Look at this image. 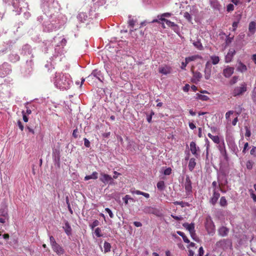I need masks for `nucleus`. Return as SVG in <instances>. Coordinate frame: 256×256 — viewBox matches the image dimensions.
I'll use <instances>...</instances> for the list:
<instances>
[{
	"mask_svg": "<svg viewBox=\"0 0 256 256\" xmlns=\"http://www.w3.org/2000/svg\"><path fill=\"white\" fill-rule=\"evenodd\" d=\"M212 186L214 190H220V191H222V192H224L222 191V188H220V186L218 185L216 182V181L213 182L212 183Z\"/></svg>",
	"mask_w": 256,
	"mask_h": 256,
	"instance_id": "obj_40",
	"label": "nucleus"
},
{
	"mask_svg": "<svg viewBox=\"0 0 256 256\" xmlns=\"http://www.w3.org/2000/svg\"><path fill=\"white\" fill-rule=\"evenodd\" d=\"M9 219V216L8 212V209L6 208H0V222L4 224Z\"/></svg>",
	"mask_w": 256,
	"mask_h": 256,
	"instance_id": "obj_5",
	"label": "nucleus"
},
{
	"mask_svg": "<svg viewBox=\"0 0 256 256\" xmlns=\"http://www.w3.org/2000/svg\"><path fill=\"white\" fill-rule=\"evenodd\" d=\"M8 58L10 62H14L19 60L20 56L17 54H12L9 55Z\"/></svg>",
	"mask_w": 256,
	"mask_h": 256,
	"instance_id": "obj_27",
	"label": "nucleus"
},
{
	"mask_svg": "<svg viewBox=\"0 0 256 256\" xmlns=\"http://www.w3.org/2000/svg\"><path fill=\"white\" fill-rule=\"evenodd\" d=\"M184 17L189 22H190L192 20V16L188 12L184 13Z\"/></svg>",
	"mask_w": 256,
	"mask_h": 256,
	"instance_id": "obj_48",
	"label": "nucleus"
},
{
	"mask_svg": "<svg viewBox=\"0 0 256 256\" xmlns=\"http://www.w3.org/2000/svg\"><path fill=\"white\" fill-rule=\"evenodd\" d=\"M208 136L216 144H221L222 142L220 140V137L218 136H212L211 134L208 133Z\"/></svg>",
	"mask_w": 256,
	"mask_h": 256,
	"instance_id": "obj_21",
	"label": "nucleus"
},
{
	"mask_svg": "<svg viewBox=\"0 0 256 256\" xmlns=\"http://www.w3.org/2000/svg\"><path fill=\"white\" fill-rule=\"evenodd\" d=\"M236 53V50L234 48H230L228 52L225 56V62L226 63L230 62L232 58L235 55Z\"/></svg>",
	"mask_w": 256,
	"mask_h": 256,
	"instance_id": "obj_9",
	"label": "nucleus"
},
{
	"mask_svg": "<svg viewBox=\"0 0 256 256\" xmlns=\"http://www.w3.org/2000/svg\"><path fill=\"white\" fill-rule=\"evenodd\" d=\"M196 96H197V98L202 100L206 101L209 99V98L208 96H205V95H202L201 94H197Z\"/></svg>",
	"mask_w": 256,
	"mask_h": 256,
	"instance_id": "obj_37",
	"label": "nucleus"
},
{
	"mask_svg": "<svg viewBox=\"0 0 256 256\" xmlns=\"http://www.w3.org/2000/svg\"><path fill=\"white\" fill-rule=\"evenodd\" d=\"M226 9L228 12L232 11L234 10V6L232 4H230L227 6Z\"/></svg>",
	"mask_w": 256,
	"mask_h": 256,
	"instance_id": "obj_49",
	"label": "nucleus"
},
{
	"mask_svg": "<svg viewBox=\"0 0 256 256\" xmlns=\"http://www.w3.org/2000/svg\"><path fill=\"white\" fill-rule=\"evenodd\" d=\"M53 250L58 255H62L64 253V250L58 244L56 243L52 246Z\"/></svg>",
	"mask_w": 256,
	"mask_h": 256,
	"instance_id": "obj_15",
	"label": "nucleus"
},
{
	"mask_svg": "<svg viewBox=\"0 0 256 256\" xmlns=\"http://www.w3.org/2000/svg\"><path fill=\"white\" fill-rule=\"evenodd\" d=\"M177 233L179 236H181L182 238V239L184 242L190 243V242L189 240L188 239V238L186 236L183 232H180V231H178Z\"/></svg>",
	"mask_w": 256,
	"mask_h": 256,
	"instance_id": "obj_30",
	"label": "nucleus"
},
{
	"mask_svg": "<svg viewBox=\"0 0 256 256\" xmlns=\"http://www.w3.org/2000/svg\"><path fill=\"white\" fill-rule=\"evenodd\" d=\"M160 20L162 22H164L168 26L172 28L174 30L177 27V25L175 24L174 22L166 20L164 18H160Z\"/></svg>",
	"mask_w": 256,
	"mask_h": 256,
	"instance_id": "obj_22",
	"label": "nucleus"
},
{
	"mask_svg": "<svg viewBox=\"0 0 256 256\" xmlns=\"http://www.w3.org/2000/svg\"><path fill=\"white\" fill-rule=\"evenodd\" d=\"M254 164V162L252 160H248L246 163V168L250 170L252 168Z\"/></svg>",
	"mask_w": 256,
	"mask_h": 256,
	"instance_id": "obj_39",
	"label": "nucleus"
},
{
	"mask_svg": "<svg viewBox=\"0 0 256 256\" xmlns=\"http://www.w3.org/2000/svg\"><path fill=\"white\" fill-rule=\"evenodd\" d=\"M84 146L86 148H89L90 146V141L87 138H84Z\"/></svg>",
	"mask_w": 256,
	"mask_h": 256,
	"instance_id": "obj_56",
	"label": "nucleus"
},
{
	"mask_svg": "<svg viewBox=\"0 0 256 256\" xmlns=\"http://www.w3.org/2000/svg\"><path fill=\"white\" fill-rule=\"evenodd\" d=\"M234 72V68L230 66H227L223 70V74L226 78L230 77Z\"/></svg>",
	"mask_w": 256,
	"mask_h": 256,
	"instance_id": "obj_12",
	"label": "nucleus"
},
{
	"mask_svg": "<svg viewBox=\"0 0 256 256\" xmlns=\"http://www.w3.org/2000/svg\"><path fill=\"white\" fill-rule=\"evenodd\" d=\"M11 72L10 66L6 63H4L0 66V77L4 78L6 76L9 74Z\"/></svg>",
	"mask_w": 256,
	"mask_h": 256,
	"instance_id": "obj_4",
	"label": "nucleus"
},
{
	"mask_svg": "<svg viewBox=\"0 0 256 256\" xmlns=\"http://www.w3.org/2000/svg\"><path fill=\"white\" fill-rule=\"evenodd\" d=\"M72 83L68 74L56 72L54 80V86L58 89L64 90L70 88Z\"/></svg>",
	"mask_w": 256,
	"mask_h": 256,
	"instance_id": "obj_1",
	"label": "nucleus"
},
{
	"mask_svg": "<svg viewBox=\"0 0 256 256\" xmlns=\"http://www.w3.org/2000/svg\"><path fill=\"white\" fill-rule=\"evenodd\" d=\"M165 187L164 182V181H160L157 184V188L160 190H164Z\"/></svg>",
	"mask_w": 256,
	"mask_h": 256,
	"instance_id": "obj_33",
	"label": "nucleus"
},
{
	"mask_svg": "<svg viewBox=\"0 0 256 256\" xmlns=\"http://www.w3.org/2000/svg\"><path fill=\"white\" fill-rule=\"evenodd\" d=\"M190 236L192 237V238L195 241H198V237L196 236V232H195V231L194 232H190Z\"/></svg>",
	"mask_w": 256,
	"mask_h": 256,
	"instance_id": "obj_53",
	"label": "nucleus"
},
{
	"mask_svg": "<svg viewBox=\"0 0 256 256\" xmlns=\"http://www.w3.org/2000/svg\"><path fill=\"white\" fill-rule=\"evenodd\" d=\"M196 165V160L194 158H191L190 160L188 168L190 172H192Z\"/></svg>",
	"mask_w": 256,
	"mask_h": 256,
	"instance_id": "obj_23",
	"label": "nucleus"
},
{
	"mask_svg": "<svg viewBox=\"0 0 256 256\" xmlns=\"http://www.w3.org/2000/svg\"><path fill=\"white\" fill-rule=\"evenodd\" d=\"M226 140L228 144H230L232 146V144H234V141L232 138H230V136H226Z\"/></svg>",
	"mask_w": 256,
	"mask_h": 256,
	"instance_id": "obj_45",
	"label": "nucleus"
},
{
	"mask_svg": "<svg viewBox=\"0 0 256 256\" xmlns=\"http://www.w3.org/2000/svg\"><path fill=\"white\" fill-rule=\"evenodd\" d=\"M22 116H23V120H24V122H28V118L27 117V116H26L24 111L22 112Z\"/></svg>",
	"mask_w": 256,
	"mask_h": 256,
	"instance_id": "obj_62",
	"label": "nucleus"
},
{
	"mask_svg": "<svg viewBox=\"0 0 256 256\" xmlns=\"http://www.w3.org/2000/svg\"><path fill=\"white\" fill-rule=\"evenodd\" d=\"M190 150L193 155L198 158L200 154V149L194 142L190 143Z\"/></svg>",
	"mask_w": 256,
	"mask_h": 256,
	"instance_id": "obj_6",
	"label": "nucleus"
},
{
	"mask_svg": "<svg viewBox=\"0 0 256 256\" xmlns=\"http://www.w3.org/2000/svg\"><path fill=\"white\" fill-rule=\"evenodd\" d=\"M190 89V86L188 84H186L182 88V90L184 92H188Z\"/></svg>",
	"mask_w": 256,
	"mask_h": 256,
	"instance_id": "obj_59",
	"label": "nucleus"
},
{
	"mask_svg": "<svg viewBox=\"0 0 256 256\" xmlns=\"http://www.w3.org/2000/svg\"><path fill=\"white\" fill-rule=\"evenodd\" d=\"M172 172V169L170 168H166L164 172V174L165 175H170Z\"/></svg>",
	"mask_w": 256,
	"mask_h": 256,
	"instance_id": "obj_52",
	"label": "nucleus"
},
{
	"mask_svg": "<svg viewBox=\"0 0 256 256\" xmlns=\"http://www.w3.org/2000/svg\"><path fill=\"white\" fill-rule=\"evenodd\" d=\"M220 204L222 206H227V201L224 196H222L220 199Z\"/></svg>",
	"mask_w": 256,
	"mask_h": 256,
	"instance_id": "obj_38",
	"label": "nucleus"
},
{
	"mask_svg": "<svg viewBox=\"0 0 256 256\" xmlns=\"http://www.w3.org/2000/svg\"><path fill=\"white\" fill-rule=\"evenodd\" d=\"M212 66L210 62L206 63L205 69L204 70V78L206 80H208L211 76Z\"/></svg>",
	"mask_w": 256,
	"mask_h": 256,
	"instance_id": "obj_8",
	"label": "nucleus"
},
{
	"mask_svg": "<svg viewBox=\"0 0 256 256\" xmlns=\"http://www.w3.org/2000/svg\"><path fill=\"white\" fill-rule=\"evenodd\" d=\"M159 72L163 74H170L172 71L171 68L167 65L161 66L158 68Z\"/></svg>",
	"mask_w": 256,
	"mask_h": 256,
	"instance_id": "obj_11",
	"label": "nucleus"
},
{
	"mask_svg": "<svg viewBox=\"0 0 256 256\" xmlns=\"http://www.w3.org/2000/svg\"><path fill=\"white\" fill-rule=\"evenodd\" d=\"M218 148L221 154L223 156L226 155V150L225 148L224 142L223 140H222V143L219 145Z\"/></svg>",
	"mask_w": 256,
	"mask_h": 256,
	"instance_id": "obj_25",
	"label": "nucleus"
},
{
	"mask_svg": "<svg viewBox=\"0 0 256 256\" xmlns=\"http://www.w3.org/2000/svg\"><path fill=\"white\" fill-rule=\"evenodd\" d=\"M63 228L68 236H70L72 234V228L68 221L64 222Z\"/></svg>",
	"mask_w": 256,
	"mask_h": 256,
	"instance_id": "obj_19",
	"label": "nucleus"
},
{
	"mask_svg": "<svg viewBox=\"0 0 256 256\" xmlns=\"http://www.w3.org/2000/svg\"><path fill=\"white\" fill-rule=\"evenodd\" d=\"M100 175V180L102 183L104 184H111L112 183V178L110 175H108L103 172H101Z\"/></svg>",
	"mask_w": 256,
	"mask_h": 256,
	"instance_id": "obj_7",
	"label": "nucleus"
},
{
	"mask_svg": "<svg viewBox=\"0 0 256 256\" xmlns=\"http://www.w3.org/2000/svg\"><path fill=\"white\" fill-rule=\"evenodd\" d=\"M170 16V13H164V14L160 16H158V18L160 20V18H163L162 17H165V16L168 17V16Z\"/></svg>",
	"mask_w": 256,
	"mask_h": 256,
	"instance_id": "obj_60",
	"label": "nucleus"
},
{
	"mask_svg": "<svg viewBox=\"0 0 256 256\" xmlns=\"http://www.w3.org/2000/svg\"><path fill=\"white\" fill-rule=\"evenodd\" d=\"M220 190H213L212 196V198L210 200V202L213 205H214L216 203L218 198L220 196V194L219 193Z\"/></svg>",
	"mask_w": 256,
	"mask_h": 256,
	"instance_id": "obj_10",
	"label": "nucleus"
},
{
	"mask_svg": "<svg viewBox=\"0 0 256 256\" xmlns=\"http://www.w3.org/2000/svg\"><path fill=\"white\" fill-rule=\"evenodd\" d=\"M182 226L190 232V233L194 232L195 231L194 224L193 223L188 224L186 222L184 223Z\"/></svg>",
	"mask_w": 256,
	"mask_h": 256,
	"instance_id": "obj_20",
	"label": "nucleus"
},
{
	"mask_svg": "<svg viewBox=\"0 0 256 256\" xmlns=\"http://www.w3.org/2000/svg\"><path fill=\"white\" fill-rule=\"evenodd\" d=\"M250 196L252 198L254 202H256V195L254 193V192L252 190H250Z\"/></svg>",
	"mask_w": 256,
	"mask_h": 256,
	"instance_id": "obj_55",
	"label": "nucleus"
},
{
	"mask_svg": "<svg viewBox=\"0 0 256 256\" xmlns=\"http://www.w3.org/2000/svg\"><path fill=\"white\" fill-rule=\"evenodd\" d=\"M202 78V74L200 72H194L192 81L193 83L196 84L200 81Z\"/></svg>",
	"mask_w": 256,
	"mask_h": 256,
	"instance_id": "obj_14",
	"label": "nucleus"
},
{
	"mask_svg": "<svg viewBox=\"0 0 256 256\" xmlns=\"http://www.w3.org/2000/svg\"><path fill=\"white\" fill-rule=\"evenodd\" d=\"M251 96L253 102L256 105V88L253 89Z\"/></svg>",
	"mask_w": 256,
	"mask_h": 256,
	"instance_id": "obj_34",
	"label": "nucleus"
},
{
	"mask_svg": "<svg viewBox=\"0 0 256 256\" xmlns=\"http://www.w3.org/2000/svg\"><path fill=\"white\" fill-rule=\"evenodd\" d=\"M204 224L208 234L212 236L215 233V226L210 216L206 218Z\"/></svg>",
	"mask_w": 256,
	"mask_h": 256,
	"instance_id": "obj_3",
	"label": "nucleus"
},
{
	"mask_svg": "<svg viewBox=\"0 0 256 256\" xmlns=\"http://www.w3.org/2000/svg\"><path fill=\"white\" fill-rule=\"evenodd\" d=\"M128 25L132 28H134V25H135V23H136V20H134L132 18V16H128Z\"/></svg>",
	"mask_w": 256,
	"mask_h": 256,
	"instance_id": "obj_36",
	"label": "nucleus"
},
{
	"mask_svg": "<svg viewBox=\"0 0 256 256\" xmlns=\"http://www.w3.org/2000/svg\"><path fill=\"white\" fill-rule=\"evenodd\" d=\"M198 58V56H189L186 58V60L188 63L191 61H194L196 60V58Z\"/></svg>",
	"mask_w": 256,
	"mask_h": 256,
	"instance_id": "obj_44",
	"label": "nucleus"
},
{
	"mask_svg": "<svg viewBox=\"0 0 256 256\" xmlns=\"http://www.w3.org/2000/svg\"><path fill=\"white\" fill-rule=\"evenodd\" d=\"M98 178V173L96 172H93L91 175L86 176L84 177V180H88L90 179L96 180Z\"/></svg>",
	"mask_w": 256,
	"mask_h": 256,
	"instance_id": "obj_26",
	"label": "nucleus"
},
{
	"mask_svg": "<svg viewBox=\"0 0 256 256\" xmlns=\"http://www.w3.org/2000/svg\"><path fill=\"white\" fill-rule=\"evenodd\" d=\"M99 224V222L98 220H94L90 224V226L92 229L98 226Z\"/></svg>",
	"mask_w": 256,
	"mask_h": 256,
	"instance_id": "obj_47",
	"label": "nucleus"
},
{
	"mask_svg": "<svg viewBox=\"0 0 256 256\" xmlns=\"http://www.w3.org/2000/svg\"><path fill=\"white\" fill-rule=\"evenodd\" d=\"M229 232V229L226 226H222L218 230V234L222 236H226Z\"/></svg>",
	"mask_w": 256,
	"mask_h": 256,
	"instance_id": "obj_17",
	"label": "nucleus"
},
{
	"mask_svg": "<svg viewBox=\"0 0 256 256\" xmlns=\"http://www.w3.org/2000/svg\"><path fill=\"white\" fill-rule=\"evenodd\" d=\"M104 252L105 253L108 252L110 251L111 245L110 244L106 242H105L104 245Z\"/></svg>",
	"mask_w": 256,
	"mask_h": 256,
	"instance_id": "obj_29",
	"label": "nucleus"
},
{
	"mask_svg": "<svg viewBox=\"0 0 256 256\" xmlns=\"http://www.w3.org/2000/svg\"><path fill=\"white\" fill-rule=\"evenodd\" d=\"M248 90V85L245 82H242L238 86H234L231 92L232 96L234 97L241 96Z\"/></svg>",
	"mask_w": 256,
	"mask_h": 256,
	"instance_id": "obj_2",
	"label": "nucleus"
},
{
	"mask_svg": "<svg viewBox=\"0 0 256 256\" xmlns=\"http://www.w3.org/2000/svg\"><path fill=\"white\" fill-rule=\"evenodd\" d=\"M188 64V62H187L185 60L184 62H182L181 68L182 70H184Z\"/></svg>",
	"mask_w": 256,
	"mask_h": 256,
	"instance_id": "obj_58",
	"label": "nucleus"
},
{
	"mask_svg": "<svg viewBox=\"0 0 256 256\" xmlns=\"http://www.w3.org/2000/svg\"><path fill=\"white\" fill-rule=\"evenodd\" d=\"M78 129L76 128V129L74 130L73 131V132H72V136L74 138H78Z\"/></svg>",
	"mask_w": 256,
	"mask_h": 256,
	"instance_id": "obj_61",
	"label": "nucleus"
},
{
	"mask_svg": "<svg viewBox=\"0 0 256 256\" xmlns=\"http://www.w3.org/2000/svg\"><path fill=\"white\" fill-rule=\"evenodd\" d=\"M210 60L213 64H216L220 62V58L218 56H210Z\"/></svg>",
	"mask_w": 256,
	"mask_h": 256,
	"instance_id": "obj_31",
	"label": "nucleus"
},
{
	"mask_svg": "<svg viewBox=\"0 0 256 256\" xmlns=\"http://www.w3.org/2000/svg\"><path fill=\"white\" fill-rule=\"evenodd\" d=\"M122 200H124L125 204H128V200H132V202H135V200H134V199L132 198H131L129 195H126L123 198H122Z\"/></svg>",
	"mask_w": 256,
	"mask_h": 256,
	"instance_id": "obj_32",
	"label": "nucleus"
},
{
	"mask_svg": "<svg viewBox=\"0 0 256 256\" xmlns=\"http://www.w3.org/2000/svg\"><path fill=\"white\" fill-rule=\"evenodd\" d=\"M204 250L202 246L200 247L198 250V256H203Z\"/></svg>",
	"mask_w": 256,
	"mask_h": 256,
	"instance_id": "obj_57",
	"label": "nucleus"
},
{
	"mask_svg": "<svg viewBox=\"0 0 256 256\" xmlns=\"http://www.w3.org/2000/svg\"><path fill=\"white\" fill-rule=\"evenodd\" d=\"M250 154L256 156V146L251 150Z\"/></svg>",
	"mask_w": 256,
	"mask_h": 256,
	"instance_id": "obj_63",
	"label": "nucleus"
},
{
	"mask_svg": "<svg viewBox=\"0 0 256 256\" xmlns=\"http://www.w3.org/2000/svg\"><path fill=\"white\" fill-rule=\"evenodd\" d=\"M87 17V14L85 12H80L77 16L78 20L81 22L86 20Z\"/></svg>",
	"mask_w": 256,
	"mask_h": 256,
	"instance_id": "obj_28",
	"label": "nucleus"
},
{
	"mask_svg": "<svg viewBox=\"0 0 256 256\" xmlns=\"http://www.w3.org/2000/svg\"><path fill=\"white\" fill-rule=\"evenodd\" d=\"M50 240L51 246H53L54 244L56 243L54 238L52 236H50Z\"/></svg>",
	"mask_w": 256,
	"mask_h": 256,
	"instance_id": "obj_54",
	"label": "nucleus"
},
{
	"mask_svg": "<svg viewBox=\"0 0 256 256\" xmlns=\"http://www.w3.org/2000/svg\"><path fill=\"white\" fill-rule=\"evenodd\" d=\"M56 28H54V26L51 24H48V27L47 28L46 26L45 27L44 30L45 31H47V32H50L51 30H54Z\"/></svg>",
	"mask_w": 256,
	"mask_h": 256,
	"instance_id": "obj_43",
	"label": "nucleus"
},
{
	"mask_svg": "<svg viewBox=\"0 0 256 256\" xmlns=\"http://www.w3.org/2000/svg\"><path fill=\"white\" fill-rule=\"evenodd\" d=\"M240 16H239L237 20L234 22L232 23V30L233 31H235L236 30V28H238V24H239V22L240 20Z\"/></svg>",
	"mask_w": 256,
	"mask_h": 256,
	"instance_id": "obj_35",
	"label": "nucleus"
},
{
	"mask_svg": "<svg viewBox=\"0 0 256 256\" xmlns=\"http://www.w3.org/2000/svg\"><path fill=\"white\" fill-rule=\"evenodd\" d=\"M130 192L133 194L142 195L146 198H150V194L148 193L144 192L138 190H131Z\"/></svg>",
	"mask_w": 256,
	"mask_h": 256,
	"instance_id": "obj_24",
	"label": "nucleus"
},
{
	"mask_svg": "<svg viewBox=\"0 0 256 256\" xmlns=\"http://www.w3.org/2000/svg\"><path fill=\"white\" fill-rule=\"evenodd\" d=\"M236 70L241 72H244L247 70V67L244 63L240 61L237 64Z\"/></svg>",
	"mask_w": 256,
	"mask_h": 256,
	"instance_id": "obj_16",
	"label": "nucleus"
},
{
	"mask_svg": "<svg viewBox=\"0 0 256 256\" xmlns=\"http://www.w3.org/2000/svg\"><path fill=\"white\" fill-rule=\"evenodd\" d=\"M94 234L97 237H101L102 236V231L100 228H96L94 230Z\"/></svg>",
	"mask_w": 256,
	"mask_h": 256,
	"instance_id": "obj_41",
	"label": "nucleus"
},
{
	"mask_svg": "<svg viewBox=\"0 0 256 256\" xmlns=\"http://www.w3.org/2000/svg\"><path fill=\"white\" fill-rule=\"evenodd\" d=\"M184 188L187 192H190L192 190V186L190 178L188 176H186V181L184 182Z\"/></svg>",
	"mask_w": 256,
	"mask_h": 256,
	"instance_id": "obj_18",
	"label": "nucleus"
},
{
	"mask_svg": "<svg viewBox=\"0 0 256 256\" xmlns=\"http://www.w3.org/2000/svg\"><path fill=\"white\" fill-rule=\"evenodd\" d=\"M238 79V76H234L232 78L230 81V84L232 85L234 84H236Z\"/></svg>",
	"mask_w": 256,
	"mask_h": 256,
	"instance_id": "obj_42",
	"label": "nucleus"
},
{
	"mask_svg": "<svg viewBox=\"0 0 256 256\" xmlns=\"http://www.w3.org/2000/svg\"><path fill=\"white\" fill-rule=\"evenodd\" d=\"M194 44L197 48L200 50H202L203 48L202 44L199 42H194Z\"/></svg>",
	"mask_w": 256,
	"mask_h": 256,
	"instance_id": "obj_46",
	"label": "nucleus"
},
{
	"mask_svg": "<svg viewBox=\"0 0 256 256\" xmlns=\"http://www.w3.org/2000/svg\"><path fill=\"white\" fill-rule=\"evenodd\" d=\"M105 210L106 212H108L109 214V216L110 218H113L114 216V214L112 213V210L108 208H105Z\"/></svg>",
	"mask_w": 256,
	"mask_h": 256,
	"instance_id": "obj_50",
	"label": "nucleus"
},
{
	"mask_svg": "<svg viewBox=\"0 0 256 256\" xmlns=\"http://www.w3.org/2000/svg\"><path fill=\"white\" fill-rule=\"evenodd\" d=\"M256 30V22H251L248 26V36L253 35Z\"/></svg>",
	"mask_w": 256,
	"mask_h": 256,
	"instance_id": "obj_13",
	"label": "nucleus"
},
{
	"mask_svg": "<svg viewBox=\"0 0 256 256\" xmlns=\"http://www.w3.org/2000/svg\"><path fill=\"white\" fill-rule=\"evenodd\" d=\"M250 134H251V132H250V130L248 128H246V134H245L246 136L250 137Z\"/></svg>",
	"mask_w": 256,
	"mask_h": 256,
	"instance_id": "obj_64",
	"label": "nucleus"
},
{
	"mask_svg": "<svg viewBox=\"0 0 256 256\" xmlns=\"http://www.w3.org/2000/svg\"><path fill=\"white\" fill-rule=\"evenodd\" d=\"M234 114V111L230 110L226 114V118L227 120H230V116Z\"/></svg>",
	"mask_w": 256,
	"mask_h": 256,
	"instance_id": "obj_51",
	"label": "nucleus"
}]
</instances>
